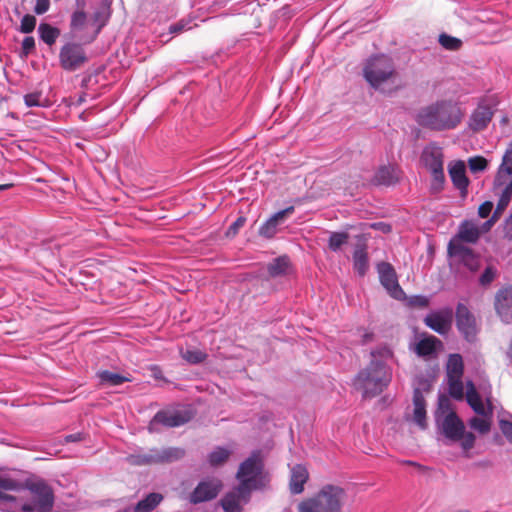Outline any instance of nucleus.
Returning <instances> with one entry per match:
<instances>
[{
    "instance_id": "774afa93",
    "label": "nucleus",
    "mask_w": 512,
    "mask_h": 512,
    "mask_svg": "<svg viewBox=\"0 0 512 512\" xmlns=\"http://www.w3.org/2000/svg\"><path fill=\"white\" fill-rule=\"evenodd\" d=\"M371 338H372V334H370V333H365V334L363 335V343L368 342Z\"/></svg>"
},
{
    "instance_id": "f3484780",
    "label": "nucleus",
    "mask_w": 512,
    "mask_h": 512,
    "mask_svg": "<svg viewBox=\"0 0 512 512\" xmlns=\"http://www.w3.org/2000/svg\"><path fill=\"white\" fill-rule=\"evenodd\" d=\"M193 416L190 406H178L172 410L162 411V425L178 427L189 422Z\"/></svg>"
},
{
    "instance_id": "13d9d810",
    "label": "nucleus",
    "mask_w": 512,
    "mask_h": 512,
    "mask_svg": "<svg viewBox=\"0 0 512 512\" xmlns=\"http://www.w3.org/2000/svg\"><path fill=\"white\" fill-rule=\"evenodd\" d=\"M493 209V203L491 201H485L479 206L478 215L481 218H487Z\"/></svg>"
},
{
    "instance_id": "a878e982",
    "label": "nucleus",
    "mask_w": 512,
    "mask_h": 512,
    "mask_svg": "<svg viewBox=\"0 0 512 512\" xmlns=\"http://www.w3.org/2000/svg\"><path fill=\"white\" fill-rule=\"evenodd\" d=\"M466 401L476 414L485 417L492 414V408L489 407V409L486 410L482 399L472 382L467 384Z\"/></svg>"
},
{
    "instance_id": "2eb2a0df",
    "label": "nucleus",
    "mask_w": 512,
    "mask_h": 512,
    "mask_svg": "<svg viewBox=\"0 0 512 512\" xmlns=\"http://www.w3.org/2000/svg\"><path fill=\"white\" fill-rule=\"evenodd\" d=\"M447 251L450 257L458 258L470 271L475 272L479 269V257L466 245L456 241H449Z\"/></svg>"
},
{
    "instance_id": "7c9ffc66",
    "label": "nucleus",
    "mask_w": 512,
    "mask_h": 512,
    "mask_svg": "<svg viewBox=\"0 0 512 512\" xmlns=\"http://www.w3.org/2000/svg\"><path fill=\"white\" fill-rule=\"evenodd\" d=\"M437 344H441V341L434 336H428L416 343L414 351L420 357H430L436 353Z\"/></svg>"
},
{
    "instance_id": "603ef678",
    "label": "nucleus",
    "mask_w": 512,
    "mask_h": 512,
    "mask_svg": "<svg viewBox=\"0 0 512 512\" xmlns=\"http://www.w3.org/2000/svg\"><path fill=\"white\" fill-rule=\"evenodd\" d=\"M495 276L496 270L493 267L489 266L481 274L479 282L482 286H487L494 280Z\"/></svg>"
},
{
    "instance_id": "bf43d9fd",
    "label": "nucleus",
    "mask_w": 512,
    "mask_h": 512,
    "mask_svg": "<svg viewBox=\"0 0 512 512\" xmlns=\"http://www.w3.org/2000/svg\"><path fill=\"white\" fill-rule=\"evenodd\" d=\"M84 439V435L83 433H74V434H69V435H66L63 437V439H61L59 441L60 444H67V443H72V442H80Z\"/></svg>"
},
{
    "instance_id": "5701e85b",
    "label": "nucleus",
    "mask_w": 512,
    "mask_h": 512,
    "mask_svg": "<svg viewBox=\"0 0 512 512\" xmlns=\"http://www.w3.org/2000/svg\"><path fill=\"white\" fill-rule=\"evenodd\" d=\"M413 421L421 428L427 427L426 422V401L422 391L419 388L414 389L413 393Z\"/></svg>"
},
{
    "instance_id": "ea45409f",
    "label": "nucleus",
    "mask_w": 512,
    "mask_h": 512,
    "mask_svg": "<svg viewBox=\"0 0 512 512\" xmlns=\"http://www.w3.org/2000/svg\"><path fill=\"white\" fill-rule=\"evenodd\" d=\"M439 43L443 48L450 51H457L462 46V41L460 39L445 33L439 36Z\"/></svg>"
},
{
    "instance_id": "a19ab883",
    "label": "nucleus",
    "mask_w": 512,
    "mask_h": 512,
    "mask_svg": "<svg viewBox=\"0 0 512 512\" xmlns=\"http://www.w3.org/2000/svg\"><path fill=\"white\" fill-rule=\"evenodd\" d=\"M185 455V451L181 448L169 447L162 449V462H174L180 460Z\"/></svg>"
},
{
    "instance_id": "37998d69",
    "label": "nucleus",
    "mask_w": 512,
    "mask_h": 512,
    "mask_svg": "<svg viewBox=\"0 0 512 512\" xmlns=\"http://www.w3.org/2000/svg\"><path fill=\"white\" fill-rule=\"evenodd\" d=\"M449 380V394L455 399H462L464 395V388L461 378H448Z\"/></svg>"
},
{
    "instance_id": "c9c22d12",
    "label": "nucleus",
    "mask_w": 512,
    "mask_h": 512,
    "mask_svg": "<svg viewBox=\"0 0 512 512\" xmlns=\"http://www.w3.org/2000/svg\"><path fill=\"white\" fill-rule=\"evenodd\" d=\"M232 454V450L225 447H216L213 451H211L208 455V462L213 467H218L223 465L230 455Z\"/></svg>"
},
{
    "instance_id": "39448f33",
    "label": "nucleus",
    "mask_w": 512,
    "mask_h": 512,
    "mask_svg": "<svg viewBox=\"0 0 512 512\" xmlns=\"http://www.w3.org/2000/svg\"><path fill=\"white\" fill-rule=\"evenodd\" d=\"M346 499L343 488L337 485H324L315 495L305 498L298 506V512H341Z\"/></svg>"
},
{
    "instance_id": "6e6552de",
    "label": "nucleus",
    "mask_w": 512,
    "mask_h": 512,
    "mask_svg": "<svg viewBox=\"0 0 512 512\" xmlns=\"http://www.w3.org/2000/svg\"><path fill=\"white\" fill-rule=\"evenodd\" d=\"M263 470V462L258 451L253 452L249 458L242 462L237 471L236 477L239 486L248 491L257 489Z\"/></svg>"
},
{
    "instance_id": "3c124183",
    "label": "nucleus",
    "mask_w": 512,
    "mask_h": 512,
    "mask_svg": "<svg viewBox=\"0 0 512 512\" xmlns=\"http://www.w3.org/2000/svg\"><path fill=\"white\" fill-rule=\"evenodd\" d=\"M189 24H190V20L182 19V20L178 21L177 23L171 24L169 26V33L172 35H176L185 30H189V29H191Z\"/></svg>"
},
{
    "instance_id": "338daca9",
    "label": "nucleus",
    "mask_w": 512,
    "mask_h": 512,
    "mask_svg": "<svg viewBox=\"0 0 512 512\" xmlns=\"http://www.w3.org/2000/svg\"><path fill=\"white\" fill-rule=\"evenodd\" d=\"M496 217L495 215L492 216V218L490 220H488L484 225L489 228L495 221H496Z\"/></svg>"
},
{
    "instance_id": "aec40b11",
    "label": "nucleus",
    "mask_w": 512,
    "mask_h": 512,
    "mask_svg": "<svg viewBox=\"0 0 512 512\" xmlns=\"http://www.w3.org/2000/svg\"><path fill=\"white\" fill-rule=\"evenodd\" d=\"M448 172L454 187L460 191L461 197L465 198L468 194L470 181L466 176V167L464 162L458 160L449 164Z\"/></svg>"
},
{
    "instance_id": "ddd939ff",
    "label": "nucleus",
    "mask_w": 512,
    "mask_h": 512,
    "mask_svg": "<svg viewBox=\"0 0 512 512\" xmlns=\"http://www.w3.org/2000/svg\"><path fill=\"white\" fill-rule=\"evenodd\" d=\"M222 488V482L218 478H207L199 482L189 500L193 504L210 501L217 497Z\"/></svg>"
},
{
    "instance_id": "f257e3e1",
    "label": "nucleus",
    "mask_w": 512,
    "mask_h": 512,
    "mask_svg": "<svg viewBox=\"0 0 512 512\" xmlns=\"http://www.w3.org/2000/svg\"><path fill=\"white\" fill-rule=\"evenodd\" d=\"M10 482L4 498V511L52 512L54 491L46 480L20 470H11Z\"/></svg>"
},
{
    "instance_id": "de8ad7c7",
    "label": "nucleus",
    "mask_w": 512,
    "mask_h": 512,
    "mask_svg": "<svg viewBox=\"0 0 512 512\" xmlns=\"http://www.w3.org/2000/svg\"><path fill=\"white\" fill-rule=\"evenodd\" d=\"M468 165L473 173L482 172L488 166L487 160L482 156L471 157L468 160Z\"/></svg>"
},
{
    "instance_id": "2f4dec72",
    "label": "nucleus",
    "mask_w": 512,
    "mask_h": 512,
    "mask_svg": "<svg viewBox=\"0 0 512 512\" xmlns=\"http://www.w3.org/2000/svg\"><path fill=\"white\" fill-rule=\"evenodd\" d=\"M97 377L102 385L119 386L125 382H129L130 378L119 373L109 370H101L97 372Z\"/></svg>"
},
{
    "instance_id": "c756f323",
    "label": "nucleus",
    "mask_w": 512,
    "mask_h": 512,
    "mask_svg": "<svg viewBox=\"0 0 512 512\" xmlns=\"http://www.w3.org/2000/svg\"><path fill=\"white\" fill-rule=\"evenodd\" d=\"M126 462L134 466L149 465L157 463L160 460V454L157 451L145 452L137 451L125 458Z\"/></svg>"
},
{
    "instance_id": "b1692460",
    "label": "nucleus",
    "mask_w": 512,
    "mask_h": 512,
    "mask_svg": "<svg viewBox=\"0 0 512 512\" xmlns=\"http://www.w3.org/2000/svg\"><path fill=\"white\" fill-rule=\"evenodd\" d=\"M111 17V7L108 3L103 2L92 14L91 25L95 27L94 36L91 40L95 39L101 30L107 25Z\"/></svg>"
},
{
    "instance_id": "e2e57ef3",
    "label": "nucleus",
    "mask_w": 512,
    "mask_h": 512,
    "mask_svg": "<svg viewBox=\"0 0 512 512\" xmlns=\"http://www.w3.org/2000/svg\"><path fill=\"white\" fill-rule=\"evenodd\" d=\"M87 96L88 94L86 92H82L81 94H79L77 96V98H75L73 101H72V105L78 107V106H81L82 104H84L87 100Z\"/></svg>"
},
{
    "instance_id": "4c0bfd02",
    "label": "nucleus",
    "mask_w": 512,
    "mask_h": 512,
    "mask_svg": "<svg viewBox=\"0 0 512 512\" xmlns=\"http://www.w3.org/2000/svg\"><path fill=\"white\" fill-rule=\"evenodd\" d=\"M349 234L346 232H332L329 236L328 247L330 250L337 252L340 248L347 244Z\"/></svg>"
},
{
    "instance_id": "bb28decb",
    "label": "nucleus",
    "mask_w": 512,
    "mask_h": 512,
    "mask_svg": "<svg viewBox=\"0 0 512 512\" xmlns=\"http://www.w3.org/2000/svg\"><path fill=\"white\" fill-rule=\"evenodd\" d=\"M309 477L308 471L303 465H295L291 469L290 491L292 494H300L304 490V484Z\"/></svg>"
},
{
    "instance_id": "49530a36",
    "label": "nucleus",
    "mask_w": 512,
    "mask_h": 512,
    "mask_svg": "<svg viewBox=\"0 0 512 512\" xmlns=\"http://www.w3.org/2000/svg\"><path fill=\"white\" fill-rule=\"evenodd\" d=\"M11 470L0 474V508L3 510L4 498L7 494L8 485L11 484Z\"/></svg>"
},
{
    "instance_id": "9d476101",
    "label": "nucleus",
    "mask_w": 512,
    "mask_h": 512,
    "mask_svg": "<svg viewBox=\"0 0 512 512\" xmlns=\"http://www.w3.org/2000/svg\"><path fill=\"white\" fill-rule=\"evenodd\" d=\"M508 189L512 194V142L508 144L493 181L494 192H506Z\"/></svg>"
},
{
    "instance_id": "cd10ccee",
    "label": "nucleus",
    "mask_w": 512,
    "mask_h": 512,
    "mask_svg": "<svg viewBox=\"0 0 512 512\" xmlns=\"http://www.w3.org/2000/svg\"><path fill=\"white\" fill-rule=\"evenodd\" d=\"M160 504V493H150L133 506H128L118 512H151Z\"/></svg>"
},
{
    "instance_id": "58836bf2",
    "label": "nucleus",
    "mask_w": 512,
    "mask_h": 512,
    "mask_svg": "<svg viewBox=\"0 0 512 512\" xmlns=\"http://www.w3.org/2000/svg\"><path fill=\"white\" fill-rule=\"evenodd\" d=\"M87 22V14L82 9H76L70 18V30L72 32H78L83 29Z\"/></svg>"
},
{
    "instance_id": "6e6d98bb",
    "label": "nucleus",
    "mask_w": 512,
    "mask_h": 512,
    "mask_svg": "<svg viewBox=\"0 0 512 512\" xmlns=\"http://www.w3.org/2000/svg\"><path fill=\"white\" fill-rule=\"evenodd\" d=\"M409 305L412 307L426 308L429 305V299L423 295L413 296L409 299Z\"/></svg>"
},
{
    "instance_id": "9b49d317",
    "label": "nucleus",
    "mask_w": 512,
    "mask_h": 512,
    "mask_svg": "<svg viewBox=\"0 0 512 512\" xmlns=\"http://www.w3.org/2000/svg\"><path fill=\"white\" fill-rule=\"evenodd\" d=\"M377 271L380 282L388 294L394 299L401 300L405 293L398 283L394 267L388 262H380L377 265Z\"/></svg>"
},
{
    "instance_id": "4be33fe9",
    "label": "nucleus",
    "mask_w": 512,
    "mask_h": 512,
    "mask_svg": "<svg viewBox=\"0 0 512 512\" xmlns=\"http://www.w3.org/2000/svg\"><path fill=\"white\" fill-rule=\"evenodd\" d=\"M480 234V230L476 224L465 220L460 224L457 234L450 241H456L462 244H475L479 240Z\"/></svg>"
},
{
    "instance_id": "a18cd8bd",
    "label": "nucleus",
    "mask_w": 512,
    "mask_h": 512,
    "mask_svg": "<svg viewBox=\"0 0 512 512\" xmlns=\"http://www.w3.org/2000/svg\"><path fill=\"white\" fill-rule=\"evenodd\" d=\"M469 426L472 429L480 432L481 434H485V433L489 432L491 424H490L489 419L480 418V417H472L469 420Z\"/></svg>"
},
{
    "instance_id": "f704fd0d",
    "label": "nucleus",
    "mask_w": 512,
    "mask_h": 512,
    "mask_svg": "<svg viewBox=\"0 0 512 512\" xmlns=\"http://www.w3.org/2000/svg\"><path fill=\"white\" fill-rule=\"evenodd\" d=\"M446 368L448 378H462L463 360L461 355L451 354L448 358Z\"/></svg>"
},
{
    "instance_id": "393cba45",
    "label": "nucleus",
    "mask_w": 512,
    "mask_h": 512,
    "mask_svg": "<svg viewBox=\"0 0 512 512\" xmlns=\"http://www.w3.org/2000/svg\"><path fill=\"white\" fill-rule=\"evenodd\" d=\"M399 180V171L393 165H383L378 168L373 178L375 185L390 186L397 183Z\"/></svg>"
},
{
    "instance_id": "0e129e2a",
    "label": "nucleus",
    "mask_w": 512,
    "mask_h": 512,
    "mask_svg": "<svg viewBox=\"0 0 512 512\" xmlns=\"http://www.w3.org/2000/svg\"><path fill=\"white\" fill-rule=\"evenodd\" d=\"M505 235L509 238H512V211L505 221Z\"/></svg>"
},
{
    "instance_id": "423d86ee",
    "label": "nucleus",
    "mask_w": 512,
    "mask_h": 512,
    "mask_svg": "<svg viewBox=\"0 0 512 512\" xmlns=\"http://www.w3.org/2000/svg\"><path fill=\"white\" fill-rule=\"evenodd\" d=\"M363 77L371 87L385 92L384 85L394 84L397 77L392 58L384 54L371 56L363 67Z\"/></svg>"
},
{
    "instance_id": "69168bd1",
    "label": "nucleus",
    "mask_w": 512,
    "mask_h": 512,
    "mask_svg": "<svg viewBox=\"0 0 512 512\" xmlns=\"http://www.w3.org/2000/svg\"><path fill=\"white\" fill-rule=\"evenodd\" d=\"M75 4H76L77 9H82V11H84V8L86 5L85 0H75Z\"/></svg>"
},
{
    "instance_id": "e433bc0d",
    "label": "nucleus",
    "mask_w": 512,
    "mask_h": 512,
    "mask_svg": "<svg viewBox=\"0 0 512 512\" xmlns=\"http://www.w3.org/2000/svg\"><path fill=\"white\" fill-rule=\"evenodd\" d=\"M182 358L190 364H200L204 362L208 355L199 349H186L181 351Z\"/></svg>"
},
{
    "instance_id": "5fc2aeb1",
    "label": "nucleus",
    "mask_w": 512,
    "mask_h": 512,
    "mask_svg": "<svg viewBox=\"0 0 512 512\" xmlns=\"http://www.w3.org/2000/svg\"><path fill=\"white\" fill-rule=\"evenodd\" d=\"M50 0H35L33 11L37 15H43L50 9Z\"/></svg>"
},
{
    "instance_id": "052dcab7",
    "label": "nucleus",
    "mask_w": 512,
    "mask_h": 512,
    "mask_svg": "<svg viewBox=\"0 0 512 512\" xmlns=\"http://www.w3.org/2000/svg\"><path fill=\"white\" fill-rule=\"evenodd\" d=\"M246 219L244 217H238L229 227V234H237L239 229L244 226Z\"/></svg>"
},
{
    "instance_id": "4d7b16f0",
    "label": "nucleus",
    "mask_w": 512,
    "mask_h": 512,
    "mask_svg": "<svg viewBox=\"0 0 512 512\" xmlns=\"http://www.w3.org/2000/svg\"><path fill=\"white\" fill-rule=\"evenodd\" d=\"M499 426L508 442L512 444V422L508 420H500Z\"/></svg>"
},
{
    "instance_id": "412c9836",
    "label": "nucleus",
    "mask_w": 512,
    "mask_h": 512,
    "mask_svg": "<svg viewBox=\"0 0 512 512\" xmlns=\"http://www.w3.org/2000/svg\"><path fill=\"white\" fill-rule=\"evenodd\" d=\"M494 112L490 106L480 103L472 112L468 126L474 132H480L487 128L493 118Z\"/></svg>"
},
{
    "instance_id": "7ed1b4c3",
    "label": "nucleus",
    "mask_w": 512,
    "mask_h": 512,
    "mask_svg": "<svg viewBox=\"0 0 512 512\" xmlns=\"http://www.w3.org/2000/svg\"><path fill=\"white\" fill-rule=\"evenodd\" d=\"M435 418L438 430L448 441L461 442V447L464 450L473 448L474 434L466 431L463 421L451 409L450 401L445 396L439 397V407Z\"/></svg>"
},
{
    "instance_id": "0eeeda50",
    "label": "nucleus",
    "mask_w": 512,
    "mask_h": 512,
    "mask_svg": "<svg viewBox=\"0 0 512 512\" xmlns=\"http://www.w3.org/2000/svg\"><path fill=\"white\" fill-rule=\"evenodd\" d=\"M420 161L423 166L431 173V193H440L443 190L445 184V174L443 169L444 155L442 148L435 144L427 145L422 150Z\"/></svg>"
},
{
    "instance_id": "c85d7f7f",
    "label": "nucleus",
    "mask_w": 512,
    "mask_h": 512,
    "mask_svg": "<svg viewBox=\"0 0 512 512\" xmlns=\"http://www.w3.org/2000/svg\"><path fill=\"white\" fill-rule=\"evenodd\" d=\"M353 267L360 275L364 276L369 268L367 246L365 243L357 244L353 253Z\"/></svg>"
},
{
    "instance_id": "4468645a",
    "label": "nucleus",
    "mask_w": 512,
    "mask_h": 512,
    "mask_svg": "<svg viewBox=\"0 0 512 512\" xmlns=\"http://www.w3.org/2000/svg\"><path fill=\"white\" fill-rule=\"evenodd\" d=\"M452 322L453 310L450 307L433 311L424 318L425 325L440 335L448 334L451 330Z\"/></svg>"
},
{
    "instance_id": "09e8293b",
    "label": "nucleus",
    "mask_w": 512,
    "mask_h": 512,
    "mask_svg": "<svg viewBox=\"0 0 512 512\" xmlns=\"http://www.w3.org/2000/svg\"><path fill=\"white\" fill-rule=\"evenodd\" d=\"M512 199L511 189H508L506 192H501L499 195V200L497 203L496 210L493 215L497 218V215L504 211L509 205Z\"/></svg>"
},
{
    "instance_id": "1a4fd4ad",
    "label": "nucleus",
    "mask_w": 512,
    "mask_h": 512,
    "mask_svg": "<svg viewBox=\"0 0 512 512\" xmlns=\"http://www.w3.org/2000/svg\"><path fill=\"white\" fill-rule=\"evenodd\" d=\"M456 326L460 334L469 342L476 339L479 328L474 314L467 305L458 303L455 312Z\"/></svg>"
},
{
    "instance_id": "8fccbe9b",
    "label": "nucleus",
    "mask_w": 512,
    "mask_h": 512,
    "mask_svg": "<svg viewBox=\"0 0 512 512\" xmlns=\"http://www.w3.org/2000/svg\"><path fill=\"white\" fill-rule=\"evenodd\" d=\"M367 228L377 230L383 234L391 232V225L385 222L361 223L360 229L366 231Z\"/></svg>"
},
{
    "instance_id": "79ce46f5",
    "label": "nucleus",
    "mask_w": 512,
    "mask_h": 512,
    "mask_svg": "<svg viewBox=\"0 0 512 512\" xmlns=\"http://www.w3.org/2000/svg\"><path fill=\"white\" fill-rule=\"evenodd\" d=\"M36 50V43L33 36H26L22 40L21 49L19 51V56L21 59H26L29 55L34 53Z\"/></svg>"
},
{
    "instance_id": "c03bdc74",
    "label": "nucleus",
    "mask_w": 512,
    "mask_h": 512,
    "mask_svg": "<svg viewBox=\"0 0 512 512\" xmlns=\"http://www.w3.org/2000/svg\"><path fill=\"white\" fill-rule=\"evenodd\" d=\"M36 17L31 14H25L20 22L18 31L24 34L32 33L36 27Z\"/></svg>"
},
{
    "instance_id": "f8f14e48",
    "label": "nucleus",
    "mask_w": 512,
    "mask_h": 512,
    "mask_svg": "<svg viewBox=\"0 0 512 512\" xmlns=\"http://www.w3.org/2000/svg\"><path fill=\"white\" fill-rule=\"evenodd\" d=\"M59 60L64 70L75 71L87 61V57L80 45L67 43L60 50Z\"/></svg>"
},
{
    "instance_id": "f03ea898",
    "label": "nucleus",
    "mask_w": 512,
    "mask_h": 512,
    "mask_svg": "<svg viewBox=\"0 0 512 512\" xmlns=\"http://www.w3.org/2000/svg\"><path fill=\"white\" fill-rule=\"evenodd\" d=\"M464 117V111L458 102L437 100L421 107L416 115L417 124L431 131H449L458 127Z\"/></svg>"
},
{
    "instance_id": "473e14b6",
    "label": "nucleus",
    "mask_w": 512,
    "mask_h": 512,
    "mask_svg": "<svg viewBox=\"0 0 512 512\" xmlns=\"http://www.w3.org/2000/svg\"><path fill=\"white\" fill-rule=\"evenodd\" d=\"M289 266V258L287 256H280L273 259V261L267 265V270L270 276L277 277L285 275Z\"/></svg>"
},
{
    "instance_id": "dca6fc26",
    "label": "nucleus",
    "mask_w": 512,
    "mask_h": 512,
    "mask_svg": "<svg viewBox=\"0 0 512 512\" xmlns=\"http://www.w3.org/2000/svg\"><path fill=\"white\" fill-rule=\"evenodd\" d=\"M250 495V491L238 485L221 499V506L225 512H241Z\"/></svg>"
},
{
    "instance_id": "a211bd4d",
    "label": "nucleus",
    "mask_w": 512,
    "mask_h": 512,
    "mask_svg": "<svg viewBox=\"0 0 512 512\" xmlns=\"http://www.w3.org/2000/svg\"><path fill=\"white\" fill-rule=\"evenodd\" d=\"M295 211L294 206H289L273 214L259 228V234L265 238H272L278 231V226L283 224L288 216Z\"/></svg>"
},
{
    "instance_id": "20e7f679",
    "label": "nucleus",
    "mask_w": 512,
    "mask_h": 512,
    "mask_svg": "<svg viewBox=\"0 0 512 512\" xmlns=\"http://www.w3.org/2000/svg\"><path fill=\"white\" fill-rule=\"evenodd\" d=\"M369 365L361 370L355 380L354 386L362 392L364 398H373L380 394L391 381L390 368L382 360L376 359L374 352Z\"/></svg>"
},
{
    "instance_id": "680f3d73",
    "label": "nucleus",
    "mask_w": 512,
    "mask_h": 512,
    "mask_svg": "<svg viewBox=\"0 0 512 512\" xmlns=\"http://www.w3.org/2000/svg\"><path fill=\"white\" fill-rule=\"evenodd\" d=\"M159 425H160V411L155 413V415L153 416V418L149 424V430L151 432H156V431H158Z\"/></svg>"
},
{
    "instance_id": "864d4df0",
    "label": "nucleus",
    "mask_w": 512,
    "mask_h": 512,
    "mask_svg": "<svg viewBox=\"0 0 512 512\" xmlns=\"http://www.w3.org/2000/svg\"><path fill=\"white\" fill-rule=\"evenodd\" d=\"M40 98V92L28 93L24 96V102L27 107H39L41 106Z\"/></svg>"
},
{
    "instance_id": "6ab92c4d",
    "label": "nucleus",
    "mask_w": 512,
    "mask_h": 512,
    "mask_svg": "<svg viewBox=\"0 0 512 512\" xmlns=\"http://www.w3.org/2000/svg\"><path fill=\"white\" fill-rule=\"evenodd\" d=\"M495 309L504 323L512 320V287L500 289L495 296Z\"/></svg>"
},
{
    "instance_id": "72a5a7b5",
    "label": "nucleus",
    "mask_w": 512,
    "mask_h": 512,
    "mask_svg": "<svg viewBox=\"0 0 512 512\" xmlns=\"http://www.w3.org/2000/svg\"><path fill=\"white\" fill-rule=\"evenodd\" d=\"M40 39L47 45H53L60 35V30L48 23H41L38 26Z\"/></svg>"
}]
</instances>
